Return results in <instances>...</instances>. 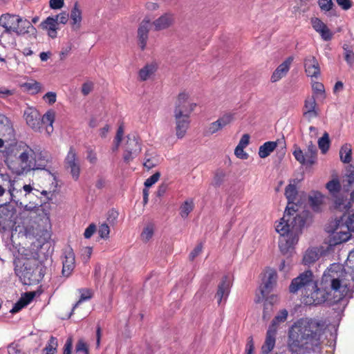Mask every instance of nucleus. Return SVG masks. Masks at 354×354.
Instances as JSON below:
<instances>
[{
	"label": "nucleus",
	"mask_w": 354,
	"mask_h": 354,
	"mask_svg": "<svg viewBox=\"0 0 354 354\" xmlns=\"http://www.w3.org/2000/svg\"><path fill=\"white\" fill-rule=\"evenodd\" d=\"M150 19H144L138 29V46L142 50H145L149 38V32L150 30Z\"/></svg>",
	"instance_id": "2eb2a0df"
},
{
	"label": "nucleus",
	"mask_w": 354,
	"mask_h": 354,
	"mask_svg": "<svg viewBox=\"0 0 354 354\" xmlns=\"http://www.w3.org/2000/svg\"><path fill=\"white\" fill-rule=\"evenodd\" d=\"M194 202L192 199L185 201L180 207V214L182 218H185L194 209Z\"/></svg>",
	"instance_id": "58836bf2"
},
{
	"label": "nucleus",
	"mask_w": 354,
	"mask_h": 354,
	"mask_svg": "<svg viewBox=\"0 0 354 354\" xmlns=\"http://www.w3.org/2000/svg\"><path fill=\"white\" fill-rule=\"evenodd\" d=\"M351 145L346 144L343 145L339 151V156L341 160L344 163H349L351 161Z\"/></svg>",
	"instance_id": "ea45409f"
},
{
	"label": "nucleus",
	"mask_w": 354,
	"mask_h": 354,
	"mask_svg": "<svg viewBox=\"0 0 354 354\" xmlns=\"http://www.w3.org/2000/svg\"><path fill=\"white\" fill-rule=\"evenodd\" d=\"M75 354H88V346L83 339H80L77 342Z\"/></svg>",
	"instance_id": "a18cd8bd"
},
{
	"label": "nucleus",
	"mask_w": 354,
	"mask_h": 354,
	"mask_svg": "<svg viewBox=\"0 0 354 354\" xmlns=\"http://www.w3.org/2000/svg\"><path fill=\"white\" fill-rule=\"evenodd\" d=\"M11 184L12 179L8 174L0 175V207L10 203Z\"/></svg>",
	"instance_id": "1a4fd4ad"
},
{
	"label": "nucleus",
	"mask_w": 354,
	"mask_h": 354,
	"mask_svg": "<svg viewBox=\"0 0 354 354\" xmlns=\"http://www.w3.org/2000/svg\"><path fill=\"white\" fill-rule=\"evenodd\" d=\"M110 229L106 223H102L98 229V234L102 239H107L109 237Z\"/></svg>",
	"instance_id": "4d7b16f0"
},
{
	"label": "nucleus",
	"mask_w": 354,
	"mask_h": 354,
	"mask_svg": "<svg viewBox=\"0 0 354 354\" xmlns=\"http://www.w3.org/2000/svg\"><path fill=\"white\" fill-rule=\"evenodd\" d=\"M305 71L308 76L317 77L320 74L318 61L314 56H308L304 59Z\"/></svg>",
	"instance_id": "a211bd4d"
},
{
	"label": "nucleus",
	"mask_w": 354,
	"mask_h": 354,
	"mask_svg": "<svg viewBox=\"0 0 354 354\" xmlns=\"http://www.w3.org/2000/svg\"><path fill=\"white\" fill-rule=\"evenodd\" d=\"M93 88V84L91 82H87L83 84L82 87V93L84 95H88Z\"/></svg>",
	"instance_id": "774afa93"
},
{
	"label": "nucleus",
	"mask_w": 354,
	"mask_h": 354,
	"mask_svg": "<svg viewBox=\"0 0 354 354\" xmlns=\"http://www.w3.org/2000/svg\"><path fill=\"white\" fill-rule=\"evenodd\" d=\"M329 136L325 132L323 136L319 139L318 145L323 153H326L329 148Z\"/></svg>",
	"instance_id": "c03bdc74"
},
{
	"label": "nucleus",
	"mask_w": 354,
	"mask_h": 354,
	"mask_svg": "<svg viewBox=\"0 0 354 354\" xmlns=\"http://www.w3.org/2000/svg\"><path fill=\"white\" fill-rule=\"evenodd\" d=\"M293 57H289L284 62H283L273 72L270 79L271 82H278L282 77L286 76L290 69Z\"/></svg>",
	"instance_id": "f3484780"
},
{
	"label": "nucleus",
	"mask_w": 354,
	"mask_h": 354,
	"mask_svg": "<svg viewBox=\"0 0 354 354\" xmlns=\"http://www.w3.org/2000/svg\"><path fill=\"white\" fill-rule=\"evenodd\" d=\"M160 161V159L154 150L150 149L146 151L144 159V166L146 168L150 169L158 165Z\"/></svg>",
	"instance_id": "cd10ccee"
},
{
	"label": "nucleus",
	"mask_w": 354,
	"mask_h": 354,
	"mask_svg": "<svg viewBox=\"0 0 354 354\" xmlns=\"http://www.w3.org/2000/svg\"><path fill=\"white\" fill-rule=\"evenodd\" d=\"M8 354H26L19 345L15 343H12L8 346Z\"/></svg>",
	"instance_id": "bf43d9fd"
},
{
	"label": "nucleus",
	"mask_w": 354,
	"mask_h": 354,
	"mask_svg": "<svg viewBox=\"0 0 354 354\" xmlns=\"http://www.w3.org/2000/svg\"><path fill=\"white\" fill-rule=\"evenodd\" d=\"M326 328L319 319L305 317L296 320L288 330L287 347L292 354L310 353L318 349Z\"/></svg>",
	"instance_id": "f03ea898"
},
{
	"label": "nucleus",
	"mask_w": 354,
	"mask_h": 354,
	"mask_svg": "<svg viewBox=\"0 0 354 354\" xmlns=\"http://www.w3.org/2000/svg\"><path fill=\"white\" fill-rule=\"evenodd\" d=\"M316 287V280L311 270H306L293 279L289 286L291 293L295 294L299 291L304 297L308 292Z\"/></svg>",
	"instance_id": "39448f33"
},
{
	"label": "nucleus",
	"mask_w": 354,
	"mask_h": 354,
	"mask_svg": "<svg viewBox=\"0 0 354 354\" xmlns=\"http://www.w3.org/2000/svg\"><path fill=\"white\" fill-rule=\"evenodd\" d=\"M125 149L131 151L135 156H138L140 153L141 151V146L139 140L135 136H133L132 137L129 136H127Z\"/></svg>",
	"instance_id": "7c9ffc66"
},
{
	"label": "nucleus",
	"mask_w": 354,
	"mask_h": 354,
	"mask_svg": "<svg viewBox=\"0 0 354 354\" xmlns=\"http://www.w3.org/2000/svg\"><path fill=\"white\" fill-rule=\"evenodd\" d=\"M32 187L30 185L21 186L18 182L12 180L10 199L18 206H24V201L30 198Z\"/></svg>",
	"instance_id": "423d86ee"
},
{
	"label": "nucleus",
	"mask_w": 354,
	"mask_h": 354,
	"mask_svg": "<svg viewBox=\"0 0 354 354\" xmlns=\"http://www.w3.org/2000/svg\"><path fill=\"white\" fill-rule=\"evenodd\" d=\"M277 332V331L270 328L268 329L264 344L261 347L263 353L268 354L274 348L276 342Z\"/></svg>",
	"instance_id": "b1692460"
},
{
	"label": "nucleus",
	"mask_w": 354,
	"mask_h": 354,
	"mask_svg": "<svg viewBox=\"0 0 354 354\" xmlns=\"http://www.w3.org/2000/svg\"><path fill=\"white\" fill-rule=\"evenodd\" d=\"M277 281V272L272 269L266 270L263 279V283L260 286V291L263 298H265L272 290Z\"/></svg>",
	"instance_id": "f8f14e48"
},
{
	"label": "nucleus",
	"mask_w": 354,
	"mask_h": 354,
	"mask_svg": "<svg viewBox=\"0 0 354 354\" xmlns=\"http://www.w3.org/2000/svg\"><path fill=\"white\" fill-rule=\"evenodd\" d=\"M42 29L46 30L48 35L52 39L56 38L57 36V30L59 29L57 22L53 18V17H48L40 24Z\"/></svg>",
	"instance_id": "4be33fe9"
},
{
	"label": "nucleus",
	"mask_w": 354,
	"mask_h": 354,
	"mask_svg": "<svg viewBox=\"0 0 354 354\" xmlns=\"http://www.w3.org/2000/svg\"><path fill=\"white\" fill-rule=\"evenodd\" d=\"M156 66L153 64H147L139 71V79L141 81H146L156 71Z\"/></svg>",
	"instance_id": "4c0bfd02"
},
{
	"label": "nucleus",
	"mask_w": 354,
	"mask_h": 354,
	"mask_svg": "<svg viewBox=\"0 0 354 354\" xmlns=\"http://www.w3.org/2000/svg\"><path fill=\"white\" fill-rule=\"evenodd\" d=\"M288 312L286 309L280 310L272 319L268 328L277 331L281 324L288 319Z\"/></svg>",
	"instance_id": "c85d7f7f"
},
{
	"label": "nucleus",
	"mask_w": 354,
	"mask_h": 354,
	"mask_svg": "<svg viewBox=\"0 0 354 354\" xmlns=\"http://www.w3.org/2000/svg\"><path fill=\"white\" fill-rule=\"evenodd\" d=\"M317 152L316 146L312 142H310L307 151L305 152L307 157V165H312L315 162Z\"/></svg>",
	"instance_id": "e433bc0d"
},
{
	"label": "nucleus",
	"mask_w": 354,
	"mask_h": 354,
	"mask_svg": "<svg viewBox=\"0 0 354 354\" xmlns=\"http://www.w3.org/2000/svg\"><path fill=\"white\" fill-rule=\"evenodd\" d=\"M227 173L223 169H218L215 171L212 185L215 187H219L221 186L227 178Z\"/></svg>",
	"instance_id": "c9c22d12"
},
{
	"label": "nucleus",
	"mask_w": 354,
	"mask_h": 354,
	"mask_svg": "<svg viewBox=\"0 0 354 354\" xmlns=\"http://www.w3.org/2000/svg\"><path fill=\"white\" fill-rule=\"evenodd\" d=\"M24 118L27 124L35 131L41 128V115L39 111L33 108H28L24 111Z\"/></svg>",
	"instance_id": "4468645a"
},
{
	"label": "nucleus",
	"mask_w": 354,
	"mask_h": 354,
	"mask_svg": "<svg viewBox=\"0 0 354 354\" xmlns=\"http://www.w3.org/2000/svg\"><path fill=\"white\" fill-rule=\"evenodd\" d=\"M309 203L315 212L320 210V207L324 201V196L320 192H314L308 198Z\"/></svg>",
	"instance_id": "72a5a7b5"
},
{
	"label": "nucleus",
	"mask_w": 354,
	"mask_h": 354,
	"mask_svg": "<svg viewBox=\"0 0 354 354\" xmlns=\"http://www.w3.org/2000/svg\"><path fill=\"white\" fill-rule=\"evenodd\" d=\"M73 348V338L69 337L64 344L63 354H71Z\"/></svg>",
	"instance_id": "338daca9"
},
{
	"label": "nucleus",
	"mask_w": 354,
	"mask_h": 354,
	"mask_svg": "<svg viewBox=\"0 0 354 354\" xmlns=\"http://www.w3.org/2000/svg\"><path fill=\"white\" fill-rule=\"evenodd\" d=\"M96 231V226L95 224L91 223L84 231V236L86 239H90L95 232Z\"/></svg>",
	"instance_id": "69168bd1"
},
{
	"label": "nucleus",
	"mask_w": 354,
	"mask_h": 354,
	"mask_svg": "<svg viewBox=\"0 0 354 354\" xmlns=\"http://www.w3.org/2000/svg\"><path fill=\"white\" fill-rule=\"evenodd\" d=\"M244 148L241 146H236L234 150L235 156L242 160H246L248 158V154L243 150Z\"/></svg>",
	"instance_id": "680f3d73"
},
{
	"label": "nucleus",
	"mask_w": 354,
	"mask_h": 354,
	"mask_svg": "<svg viewBox=\"0 0 354 354\" xmlns=\"http://www.w3.org/2000/svg\"><path fill=\"white\" fill-rule=\"evenodd\" d=\"M66 165L70 169V172L75 180L80 176V167L76 152L71 147L65 159Z\"/></svg>",
	"instance_id": "9b49d317"
},
{
	"label": "nucleus",
	"mask_w": 354,
	"mask_h": 354,
	"mask_svg": "<svg viewBox=\"0 0 354 354\" xmlns=\"http://www.w3.org/2000/svg\"><path fill=\"white\" fill-rule=\"evenodd\" d=\"M21 87L24 90L30 92L31 94H36L41 91V84L37 81L31 80L30 82L24 83Z\"/></svg>",
	"instance_id": "a19ab883"
},
{
	"label": "nucleus",
	"mask_w": 354,
	"mask_h": 354,
	"mask_svg": "<svg viewBox=\"0 0 354 354\" xmlns=\"http://www.w3.org/2000/svg\"><path fill=\"white\" fill-rule=\"evenodd\" d=\"M174 16L171 13H165L153 21L152 25L156 31L168 28L174 23Z\"/></svg>",
	"instance_id": "412c9836"
},
{
	"label": "nucleus",
	"mask_w": 354,
	"mask_h": 354,
	"mask_svg": "<svg viewBox=\"0 0 354 354\" xmlns=\"http://www.w3.org/2000/svg\"><path fill=\"white\" fill-rule=\"evenodd\" d=\"M343 49L344 59L351 66L354 63V52L351 48L346 44L344 45Z\"/></svg>",
	"instance_id": "49530a36"
},
{
	"label": "nucleus",
	"mask_w": 354,
	"mask_h": 354,
	"mask_svg": "<svg viewBox=\"0 0 354 354\" xmlns=\"http://www.w3.org/2000/svg\"><path fill=\"white\" fill-rule=\"evenodd\" d=\"M318 4L321 10L326 12L331 10L334 5L332 0H319Z\"/></svg>",
	"instance_id": "6e6d98bb"
},
{
	"label": "nucleus",
	"mask_w": 354,
	"mask_h": 354,
	"mask_svg": "<svg viewBox=\"0 0 354 354\" xmlns=\"http://www.w3.org/2000/svg\"><path fill=\"white\" fill-rule=\"evenodd\" d=\"M71 24L72 28L75 30H78L81 26V22L82 19V10L79 7L78 3L76 2L71 11Z\"/></svg>",
	"instance_id": "a878e982"
},
{
	"label": "nucleus",
	"mask_w": 354,
	"mask_h": 354,
	"mask_svg": "<svg viewBox=\"0 0 354 354\" xmlns=\"http://www.w3.org/2000/svg\"><path fill=\"white\" fill-rule=\"evenodd\" d=\"M319 35L324 41H330L333 38V33L326 26L319 32Z\"/></svg>",
	"instance_id": "0e129e2a"
},
{
	"label": "nucleus",
	"mask_w": 354,
	"mask_h": 354,
	"mask_svg": "<svg viewBox=\"0 0 354 354\" xmlns=\"http://www.w3.org/2000/svg\"><path fill=\"white\" fill-rule=\"evenodd\" d=\"M326 188L328 191L330 198L344 193L342 191V185L337 178H334L326 184Z\"/></svg>",
	"instance_id": "c756f323"
},
{
	"label": "nucleus",
	"mask_w": 354,
	"mask_h": 354,
	"mask_svg": "<svg viewBox=\"0 0 354 354\" xmlns=\"http://www.w3.org/2000/svg\"><path fill=\"white\" fill-rule=\"evenodd\" d=\"M316 101L314 96L308 97L305 100L304 115L308 120L317 116L318 113L315 110Z\"/></svg>",
	"instance_id": "393cba45"
},
{
	"label": "nucleus",
	"mask_w": 354,
	"mask_h": 354,
	"mask_svg": "<svg viewBox=\"0 0 354 354\" xmlns=\"http://www.w3.org/2000/svg\"><path fill=\"white\" fill-rule=\"evenodd\" d=\"M69 15L66 12H62L59 15L53 16V18L57 22V24H66L68 21Z\"/></svg>",
	"instance_id": "5fc2aeb1"
},
{
	"label": "nucleus",
	"mask_w": 354,
	"mask_h": 354,
	"mask_svg": "<svg viewBox=\"0 0 354 354\" xmlns=\"http://www.w3.org/2000/svg\"><path fill=\"white\" fill-rule=\"evenodd\" d=\"M234 119V115L232 113H225L222 117L219 118L217 121L219 123L221 129H223L227 124H230Z\"/></svg>",
	"instance_id": "09e8293b"
},
{
	"label": "nucleus",
	"mask_w": 354,
	"mask_h": 354,
	"mask_svg": "<svg viewBox=\"0 0 354 354\" xmlns=\"http://www.w3.org/2000/svg\"><path fill=\"white\" fill-rule=\"evenodd\" d=\"M293 155L295 159L301 165H307V157L300 148H297L294 151Z\"/></svg>",
	"instance_id": "603ef678"
},
{
	"label": "nucleus",
	"mask_w": 354,
	"mask_h": 354,
	"mask_svg": "<svg viewBox=\"0 0 354 354\" xmlns=\"http://www.w3.org/2000/svg\"><path fill=\"white\" fill-rule=\"evenodd\" d=\"M55 112L53 109L48 110L42 117L41 116V125L48 124L46 130L48 133L53 130V124L55 121Z\"/></svg>",
	"instance_id": "f704fd0d"
},
{
	"label": "nucleus",
	"mask_w": 354,
	"mask_h": 354,
	"mask_svg": "<svg viewBox=\"0 0 354 354\" xmlns=\"http://www.w3.org/2000/svg\"><path fill=\"white\" fill-rule=\"evenodd\" d=\"M86 159L88 161L93 165L95 164L97 161V154L94 150L88 147L86 150Z\"/></svg>",
	"instance_id": "052dcab7"
},
{
	"label": "nucleus",
	"mask_w": 354,
	"mask_h": 354,
	"mask_svg": "<svg viewBox=\"0 0 354 354\" xmlns=\"http://www.w3.org/2000/svg\"><path fill=\"white\" fill-rule=\"evenodd\" d=\"M188 98V94L185 92L178 94L175 102L174 115H177L178 113H180V115L183 117L190 116V114L196 106V104L190 102Z\"/></svg>",
	"instance_id": "0eeeda50"
},
{
	"label": "nucleus",
	"mask_w": 354,
	"mask_h": 354,
	"mask_svg": "<svg viewBox=\"0 0 354 354\" xmlns=\"http://www.w3.org/2000/svg\"><path fill=\"white\" fill-rule=\"evenodd\" d=\"M277 147V142L268 141L265 142L259 149V156L261 158L268 157Z\"/></svg>",
	"instance_id": "2f4dec72"
},
{
	"label": "nucleus",
	"mask_w": 354,
	"mask_h": 354,
	"mask_svg": "<svg viewBox=\"0 0 354 354\" xmlns=\"http://www.w3.org/2000/svg\"><path fill=\"white\" fill-rule=\"evenodd\" d=\"M62 264V275L68 277L71 274L75 266V254L71 248L65 249Z\"/></svg>",
	"instance_id": "ddd939ff"
},
{
	"label": "nucleus",
	"mask_w": 354,
	"mask_h": 354,
	"mask_svg": "<svg viewBox=\"0 0 354 354\" xmlns=\"http://www.w3.org/2000/svg\"><path fill=\"white\" fill-rule=\"evenodd\" d=\"M234 119V115L232 113H225L222 117L219 118L217 121L219 123L221 129H223L227 124H230Z\"/></svg>",
	"instance_id": "de8ad7c7"
},
{
	"label": "nucleus",
	"mask_w": 354,
	"mask_h": 354,
	"mask_svg": "<svg viewBox=\"0 0 354 354\" xmlns=\"http://www.w3.org/2000/svg\"><path fill=\"white\" fill-rule=\"evenodd\" d=\"M160 172H156L152 176H151L149 178H148L145 182V186L146 188L151 187L153 185H154L160 178Z\"/></svg>",
	"instance_id": "13d9d810"
},
{
	"label": "nucleus",
	"mask_w": 354,
	"mask_h": 354,
	"mask_svg": "<svg viewBox=\"0 0 354 354\" xmlns=\"http://www.w3.org/2000/svg\"><path fill=\"white\" fill-rule=\"evenodd\" d=\"M15 131L10 120L3 115H0V136L6 140L14 138Z\"/></svg>",
	"instance_id": "dca6fc26"
},
{
	"label": "nucleus",
	"mask_w": 354,
	"mask_h": 354,
	"mask_svg": "<svg viewBox=\"0 0 354 354\" xmlns=\"http://www.w3.org/2000/svg\"><path fill=\"white\" fill-rule=\"evenodd\" d=\"M57 346L58 342L57 338L51 336L48 344L44 348V351L46 352V354H55L57 353Z\"/></svg>",
	"instance_id": "79ce46f5"
},
{
	"label": "nucleus",
	"mask_w": 354,
	"mask_h": 354,
	"mask_svg": "<svg viewBox=\"0 0 354 354\" xmlns=\"http://www.w3.org/2000/svg\"><path fill=\"white\" fill-rule=\"evenodd\" d=\"M336 227L333 230H328V232H331L329 239V245H336L343 242L347 241L351 236L350 233L351 229H348L347 225L340 224V221H336Z\"/></svg>",
	"instance_id": "6e6552de"
},
{
	"label": "nucleus",
	"mask_w": 354,
	"mask_h": 354,
	"mask_svg": "<svg viewBox=\"0 0 354 354\" xmlns=\"http://www.w3.org/2000/svg\"><path fill=\"white\" fill-rule=\"evenodd\" d=\"M230 279L227 276H224L218 286V290L215 295L218 304L221 303L223 299L226 300L230 293Z\"/></svg>",
	"instance_id": "aec40b11"
},
{
	"label": "nucleus",
	"mask_w": 354,
	"mask_h": 354,
	"mask_svg": "<svg viewBox=\"0 0 354 354\" xmlns=\"http://www.w3.org/2000/svg\"><path fill=\"white\" fill-rule=\"evenodd\" d=\"M353 292L354 268L333 263L324 272L321 286L318 288L316 283V287L307 292L303 301L306 305H319L325 301L332 304L351 297Z\"/></svg>",
	"instance_id": "f257e3e1"
},
{
	"label": "nucleus",
	"mask_w": 354,
	"mask_h": 354,
	"mask_svg": "<svg viewBox=\"0 0 354 354\" xmlns=\"http://www.w3.org/2000/svg\"><path fill=\"white\" fill-rule=\"evenodd\" d=\"M311 24L314 30L319 33L327 26L319 18H312Z\"/></svg>",
	"instance_id": "3c124183"
},
{
	"label": "nucleus",
	"mask_w": 354,
	"mask_h": 354,
	"mask_svg": "<svg viewBox=\"0 0 354 354\" xmlns=\"http://www.w3.org/2000/svg\"><path fill=\"white\" fill-rule=\"evenodd\" d=\"M35 293L32 292H26L19 300L14 305L10 313H16L26 306L33 299Z\"/></svg>",
	"instance_id": "bb28decb"
},
{
	"label": "nucleus",
	"mask_w": 354,
	"mask_h": 354,
	"mask_svg": "<svg viewBox=\"0 0 354 354\" xmlns=\"http://www.w3.org/2000/svg\"><path fill=\"white\" fill-rule=\"evenodd\" d=\"M176 122V134L178 138H183L189 127L190 120L189 117H183L178 113L174 115Z\"/></svg>",
	"instance_id": "6ab92c4d"
},
{
	"label": "nucleus",
	"mask_w": 354,
	"mask_h": 354,
	"mask_svg": "<svg viewBox=\"0 0 354 354\" xmlns=\"http://www.w3.org/2000/svg\"><path fill=\"white\" fill-rule=\"evenodd\" d=\"M34 154V159L35 161V167L37 169H44L47 166L49 160L50 155L47 151H34L30 150Z\"/></svg>",
	"instance_id": "5701e85b"
},
{
	"label": "nucleus",
	"mask_w": 354,
	"mask_h": 354,
	"mask_svg": "<svg viewBox=\"0 0 354 354\" xmlns=\"http://www.w3.org/2000/svg\"><path fill=\"white\" fill-rule=\"evenodd\" d=\"M330 209L333 212L344 213L351 208V201L345 192L330 198Z\"/></svg>",
	"instance_id": "9d476101"
},
{
	"label": "nucleus",
	"mask_w": 354,
	"mask_h": 354,
	"mask_svg": "<svg viewBox=\"0 0 354 354\" xmlns=\"http://www.w3.org/2000/svg\"><path fill=\"white\" fill-rule=\"evenodd\" d=\"M203 250V244L201 243L198 244L194 249L190 252L189 259L190 261H193L197 256L201 254Z\"/></svg>",
	"instance_id": "e2e57ef3"
},
{
	"label": "nucleus",
	"mask_w": 354,
	"mask_h": 354,
	"mask_svg": "<svg viewBox=\"0 0 354 354\" xmlns=\"http://www.w3.org/2000/svg\"><path fill=\"white\" fill-rule=\"evenodd\" d=\"M319 256V252L317 248H313L308 249L304 256L303 262L305 265H310L318 260Z\"/></svg>",
	"instance_id": "473e14b6"
},
{
	"label": "nucleus",
	"mask_w": 354,
	"mask_h": 354,
	"mask_svg": "<svg viewBox=\"0 0 354 354\" xmlns=\"http://www.w3.org/2000/svg\"><path fill=\"white\" fill-rule=\"evenodd\" d=\"M153 234V227L151 225H148L142 231L141 234L142 239L145 241H148Z\"/></svg>",
	"instance_id": "864d4df0"
},
{
	"label": "nucleus",
	"mask_w": 354,
	"mask_h": 354,
	"mask_svg": "<svg viewBox=\"0 0 354 354\" xmlns=\"http://www.w3.org/2000/svg\"><path fill=\"white\" fill-rule=\"evenodd\" d=\"M80 297L79 300L76 302L73 308V310L77 308L81 303L83 301L89 300L92 297V292L89 289H81L80 290Z\"/></svg>",
	"instance_id": "37998d69"
},
{
	"label": "nucleus",
	"mask_w": 354,
	"mask_h": 354,
	"mask_svg": "<svg viewBox=\"0 0 354 354\" xmlns=\"http://www.w3.org/2000/svg\"><path fill=\"white\" fill-rule=\"evenodd\" d=\"M222 129L221 126L219 125V123L218 121L213 122L209 124V126L207 127L205 134L206 136H211L213 135L218 131H221Z\"/></svg>",
	"instance_id": "8fccbe9b"
},
{
	"label": "nucleus",
	"mask_w": 354,
	"mask_h": 354,
	"mask_svg": "<svg viewBox=\"0 0 354 354\" xmlns=\"http://www.w3.org/2000/svg\"><path fill=\"white\" fill-rule=\"evenodd\" d=\"M0 26L4 28V32H15L17 35L27 34L30 39L37 38V29L31 23L19 15L4 14L0 17Z\"/></svg>",
	"instance_id": "20e7f679"
},
{
	"label": "nucleus",
	"mask_w": 354,
	"mask_h": 354,
	"mask_svg": "<svg viewBox=\"0 0 354 354\" xmlns=\"http://www.w3.org/2000/svg\"><path fill=\"white\" fill-rule=\"evenodd\" d=\"M285 195L288 201V205L283 218L276 225V231L280 234L279 248L283 254L290 252L297 243L299 234L308 215V212H304L299 214L295 209L297 206L295 201L297 195L295 185L289 184L286 187Z\"/></svg>",
	"instance_id": "7ed1b4c3"
}]
</instances>
